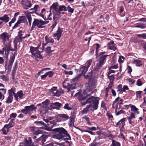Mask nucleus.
I'll return each mask as SVG.
<instances>
[{
    "instance_id": "1",
    "label": "nucleus",
    "mask_w": 146,
    "mask_h": 146,
    "mask_svg": "<svg viewBox=\"0 0 146 146\" xmlns=\"http://www.w3.org/2000/svg\"><path fill=\"white\" fill-rule=\"evenodd\" d=\"M82 97L79 96L78 97L79 100L80 101L81 104L82 105H84L87 103H92L93 105H92L93 108L94 110H96L98 107V105L99 102V98L97 97H95L92 96L89 98L87 100H86L87 98L88 97L86 96L84 97Z\"/></svg>"
},
{
    "instance_id": "2",
    "label": "nucleus",
    "mask_w": 146,
    "mask_h": 146,
    "mask_svg": "<svg viewBox=\"0 0 146 146\" xmlns=\"http://www.w3.org/2000/svg\"><path fill=\"white\" fill-rule=\"evenodd\" d=\"M53 131L56 132V134L54 135V137L57 139L60 140L62 139L64 137H66L64 139V140L67 141L68 140H70V137L69 135L67 133V131L62 127L56 128L53 129Z\"/></svg>"
},
{
    "instance_id": "3",
    "label": "nucleus",
    "mask_w": 146,
    "mask_h": 146,
    "mask_svg": "<svg viewBox=\"0 0 146 146\" xmlns=\"http://www.w3.org/2000/svg\"><path fill=\"white\" fill-rule=\"evenodd\" d=\"M9 35L7 32H4L0 35V38L2 41L5 46V47L3 48V49H7L8 51H10L11 49V42L9 40Z\"/></svg>"
},
{
    "instance_id": "4",
    "label": "nucleus",
    "mask_w": 146,
    "mask_h": 146,
    "mask_svg": "<svg viewBox=\"0 0 146 146\" xmlns=\"http://www.w3.org/2000/svg\"><path fill=\"white\" fill-rule=\"evenodd\" d=\"M30 50L32 57L35 60L38 61L42 58V56L40 54V52L37 48L30 46Z\"/></svg>"
},
{
    "instance_id": "5",
    "label": "nucleus",
    "mask_w": 146,
    "mask_h": 146,
    "mask_svg": "<svg viewBox=\"0 0 146 146\" xmlns=\"http://www.w3.org/2000/svg\"><path fill=\"white\" fill-rule=\"evenodd\" d=\"M49 104V100H46L44 102L42 103L41 104H38V105L41 106V107L39 109L40 113L41 114H43L48 113V108L47 107Z\"/></svg>"
},
{
    "instance_id": "6",
    "label": "nucleus",
    "mask_w": 146,
    "mask_h": 146,
    "mask_svg": "<svg viewBox=\"0 0 146 146\" xmlns=\"http://www.w3.org/2000/svg\"><path fill=\"white\" fill-rule=\"evenodd\" d=\"M48 21H44L41 19H35L33 23L35 25V26L37 28H43L44 27V25H46L48 23Z\"/></svg>"
},
{
    "instance_id": "7",
    "label": "nucleus",
    "mask_w": 146,
    "mask_h": 146,
    "mask_svg": "<svg viewBox=\"0 0 146 146\" xmlns=\"http://www.w3.org/2000/svg\"><path fill=\"white\" fill-rule=\"evenodd\" d=\"M53 119V117H48L47 119H44V121L47 123V125L49 126L48 128H47V130L48 131H50L51 129L53 128V126L55 124V122L53 121H51Z\"/></svg>"
},
{
    "instance_id": "8",
    "label": "nucleus",
    "mask_w": 146,
    "mask_h": 146,
    "mask_svg": "<svg viewBox=\"0 0 146 146\" xmlns=\"http://www.w3.org/2000/svg\"><path fill=\"white\" fill-rule=\"evenodd\" d=\"M36 107L34 106L33 105L25 107L24 109L21 110L22 112L25 114L29 113L31 111L35 110Z\"/></svg>"
},
{
    "instance_id": "9",
    "label": "nucleus",
    "mask_w": 146,
    "mask_h": 146,
    "mask_svg": "<svg viewBox=\"0 0 146 146\" xmlns=\"http://www.w3.org/2000/svg\"><path fill=\"white\" fill-rule=\"evenodd\" d=\"M21 5L25 9L27 10L31 7L33 5L31 1L28 0H23Z\"/></svg>"
},
{
    "instance_id": "10",
    "label": "nucleus",
    "mask_w": 146,
    "mask_h": 146,
    "mask_svg": "<svg viewBox=\"0 0 146 146\" xmlns=\"http://www.w3.org/2000/svg\"><path fill=\"white\" fill-rule=\"evenodd\" d=\"M96 59L97 60L99 61V64L97 65L98 66V68H100V54L98 53V49L100 47V45L98 44H96Z\"/></svg>"
},
{
    "instance_id": "11",
    "label": "nucleus",
    "mask_w": 146,
    "mask_h": 146,
    "mask_svg": "<svg viewBox=\"0 0 146 146\" xmlns=\"http://www.w3.org/2000/svg\"><path fill=\"white\" fill-rule=\"evenodd\" d=\"M63 86L64 88H67L68 91L70 90H73L75 89V86L70 84H69L68 82L64 81L63 82Z\"/></svg>"
},
{
    "instance_id": "12",
    "label": "nucleus",
    "mask_w": 146,
    "mask_h": 146,
    "mask_svg": "<svg viewBox=\"0 0 146 146\" xmlns=\"http://www.w3.org/2000/svg\"><path fill=\"white\" fill-rule=\"evenodd\" d=\"M46 136L45 135H42L35 141L36 143H38L40 145H43V143L46 141Z\"/></svg>"
},
{
    "instance_id": "13",
    "label": "nucleus",
    "mask_w": 146,
    "mask_h": 146,
    "mask_svg": "<svg viewBox=\"0 0 146 146\" xmlns=\"http://www.w3.org/2000/svg\"><path fill=\"white\" fill-rule=\"evenodd\" d=\"M9 95H14L15 99L16 100H18V96H17L16 94L15 93V89L14 88H12L11 89L9 90H8Z\"/></svg>"
},
{
    "instance_id": "14",
    "label": "nucleus",
    "mask_w": 146,
    "mask_h": 146,
    "mask_svg": "<svg viewBox=\"0 0 146 146\" xmlns=\"http://www.w3.org/2000/svg\"><path fill=\"white\" fill-rule=\"evenodd\" d=\"M62 32V31L60 29V28L59 27L56 33L54 35V36L56 37L58 40H59Z\"/></svg>"
},
{
    "instance_id": "15",
    "label": "nucleus",
    "mask_w": 146,
    "mask_h": 146,
    "mask_svg": "<svg viewBox=\"0 0 146 146\" xmlns=\"http://www.w3.org/2000/svg\"><path fill=\"white\" fill-rule=\"evenodd\" d=\"M45 40L46 42L45 45L50 43V45H52L54 42L53 39L51 37L46 36L45 38Z\"/></svg>"
},
{
    "instance_id": "16",
    "label": "nucleus",
    "mask_w": 146,
    "mask_h": 146,
    "mask_svg": "<svg viewBox=\"0 0 146 146\" xmlns=\"http://www.w3.org/2000/svg\"><path fill=\"white\" fill-rule=\"evenodd\" d=\"M92 75V73L91 71L88 73L86 75H85L84 74V76L85 78L89 79V84H92L91 82H92L93 80Z\"/></svg>"
},
{
    "instance_id": "17",
    "label": "nucleus",
    "mask_w": 146,
    "mask_h": 146,
    "mask_svg": "<svg viewBox=\"0 0 146 146\" xmlns=\"http://www.w3.org/2000/svg\"><path fill=\"white\" fill-rule=\"evenodd\" d=\"M114 45V42L113 40H111L108 44V47L110 49H113L114 51H115V50H116L117 48Z\"/></svg>"
},
{
    "instance_id": "18",
    "label": "nucleus",
    "mask_w": 146,
    "mask_h": 146,
    "mask_svg": "<svg viewBox=\"0 0 146 146\" xmlns=\"http://www.w3.org/2000/svg\"><path fill=\"white\" fill-rule=\"evenodd\" d=\"M89 110H94L92 107V106L91 104H90L87 106L82 111V114H86L87 113L88 111Z\"/></svg>"
},
{
    "instance_id": "19",
    "label": "nucleus",
    "mask_w": 146,
    "mask_h": 146,
    "mask_svg": "<svg viewBox=\"0 0 146 146\" xmlns=\"http://www.w3.org/2000/svg\"><path fill=\"white\" fill-rule=\"evenodd\" d=\"M57 88L56 87H53L51 89L50 91L53 94V95L59 97L60 96V94L59 92H57L58 91L57 90Z\"/></svg>"
},
{
    "instance_id": "20",
    "label": "nucleus",
    "mask_w": 146,
    "mask_h": 146,
    "mask_svg": "<svg viewBox=\"0 0 146 146\" xmlns=\"http://www.w3.org/2000/svg\"><path fill=\"white\" fill-rule=\"evenodd\" d=\"M9 19V17L7 15H5L3 16L0 17V20L2 21L5 23L8 22Z\"/></svg>"
},
{
    "instance_id": "21",
    "label": "nucleus",
    "mask_w": 146,
    "mask_h": 146,
    "mask_svg": "<svg viewBox=\"0 0 146 146\" xmlns=\"http://www.w3.org/2000/svg\"><path fill=\"white\" fill-rule=\"evenodd\" d=\"M125 119V118L121 119L116 124L117 126L119 125L121 127H123L124 126Z\"/></svg>"
},
{
    "instance_id": "22",
    "label": "nucleus",
    "mask_w": 146,
    "mask_h": 146,
    "mask_svg": "<svg viewBox=\"0 0 146 146\" xmlns=\"http://www.w3.org/2000/svg\"><path fill=\"white\" fill-rule=\"evenodd\" d=\"M35 123L36 124V125L38 126L39 127V128L42 129L43 128V127H40L41 126L43 125L44 126H46L47 125L45 124V123L42 121H36Z\"/></svg>"
},
{
    "instance_id": "23",
    "label": "nucleus",
    "mask_w": 146,
    "mask_h": 146,
    "mask_svg": "<svg viewBox=\"0 0 146 146\" xmlns=\"http://www.w3.org/2000/svg\"><path fill=\"white\" fill-rule=\"evenodd\" d=\"M20 23H27V22L26 19L23 16H20L18 20Z\"/></svg>"
},
{
    "instance_id": "24",
    "label": "nucleus",
    "mask_w": 146,
    "mask_h": 146,
    "mask_svg": "<svg viewBox=\"0 0 146 146\" xmlns=\"http://www.w3.org/2000/svg\"><path fill=\"white\" fill-rule=\"evenodd\" d=\"M25 15L27 19L29 25L30 26L31 25L32 17L31 15L29 13H26Z\"/></svg>"
},
{
    "instance_id": "25",
    "label": "nucleus",
    "mask_w": 146,
    "mask_h": 146,
    "mask_svg": "<svg viewBox=\"0 0 146 146\" xmlns=\"http://www.w3.org/2000/svg\"><path fill=\"white\" fill-rule=\"evenodd\" d=\"M88 68L86 67V66H82L80 68V71L82 74H84L88 70Z\"/></svg>"
},
{
    "instance_id": "26",
    "label": "nucleus",
    "mask_w": 146,
    "mask_h": 146,
    "mask_svg": "<svg viewBox=\"0 0 146 146\" xmlns=\"http://www.w3.org/2000/svg\"><path fill=\"white\" fill-rule=\"evenodd\" d=\"M9 128L7 125H5L4 127L2 129V131L3 133L4 134H6L9 131Z\"/></svg>"
},
{
    "instance_id": "27",
    "label": "nucleus",
    "mask_w": 146,
    "mask_h": 146,
    "mask_svg": "<svg viewBox=\"0 0 146 146\" xmlns=\"http://www.w3.org/2000/svg\"><path fill=\"white\" fill-rule=\"evenodd\" d=\"M25 146H33L32 144V141L30 138L28 140H25Z\"/></svg>"
},
{
    "instance_id": "28",
    "label": "nucleus",
    "mask_w": 146,
    "mask_h": 146,
    "mask_svg": "<svg viewBox=\"0 0 146 146\" xmlns=\"http://www.w3.org/2000/svg\"><path fill=\"white\" fill-rule=\"evenodd\" d=\"M129 105L131 106V111L135 112L137 114H138L139 113V112L137 111L138 109L135 106L131 105V104Z\"/></svg>"
},
{
    "instance_id": "29",
    "label": "nucleus",
    "mask_w": 146,
    "mask_h": 146,
    "mask_svg": "<svg viewBox=\"0 0 146 146\" xmlns=\"http://www.w3.org/2000/svg\"><path fill=\"white\" fill-rule=\"evenodd\" d=\"M108 55H106L101 56V65L104 64L105 62L106 58Z\"/></svg>"
},
{
    "instance_id": "30",
    "label": "nucleus",
    "mask_w": 146,
    "mask_h": 146,
    "mask_svg": "<svg viewBox=\"0 0 146 146\" xmlns=\"http://www.w3.org/2000/svg\"><path fill=\"white\" fill-rule=\"evenodd\" d=\"M13 99V95H9V96L7 98L6 101L7 103H11L12 102Z\"/></svg>"
},
{
    "instance_id": "31",
    "label": "nucleus",
    "mask_w": 146,
    "mask_h": 146,
    "mask_svg": "<svg viewBox=\"0 0 146 146\" xmlns=\"http://www.w3.org/2000/svg\"><path fill=\"white\" fill-rule=\"evenodd\" d=\"M22 38L20 36H17L15 39L14 42L15 45H17L18 42H19L21 41Z\"/></svg>"
},
{
    "instance_id": "32",
    "label": "nucleus",
    "mask_w": 146,
    "mask_h": 146,
    "mask_svg": "<svg viewBox=\"0 0 146 146\" xmlns=\"http://www.w3.org/2000/svg\"><path fill=\"white\" fill-rule=\"evenodd\" d=\"M134 62L136 64V66H140L142 65L141 61L137 60H135Z\"/></svg>"
},
{
    "instance_id": "33",
    "label": "nucleus",
    "mask_w": 146,
    "mask_h": 146,
    "mask_svg": "<svg viewBox=\"0 0 146 146\" xmlns=\"http://www.w3.org/2000/svg\"><path fill=\"white\" fill-rule=\"evenodd\" d=\"M17 95V96H18V97H19L21 99L22 98L24 94L23 93V92L21 90L20 91L18 92L17 94H16Z\"/></svg>"
},
{
    "instance_id": "34",
    "label": "nucleus",
    "mask_w": 146,
    "mask_h": 146,
    "mask_svg": "<svg viewBox=\"0 0 146 146\" xmlns=\"http://www.w3.org/2000/svg\"><path fill=\"white\" fill-rule=\"evenodd\" d=\"M58 116L63 118L65 120H66L68 119L69 118L66 115L64 114H59L58 115Z\"/></svg>"
},
{
    "instance_id": "35",
    "label": "nucleus",
    "mask_w": 146,
    "mask_h": 146,
    "mask_svg": "<svg viewBox=\"0 0 146 146\" xmlns=\"http://www.w3.org/2000/svg\"><path fill=\"white\" fill-rule=\"evenodd\" d=\"M55 109L59 110L60 109L61 104L58 102H55L54 103Z\"/></svg>"
},
{
    "instance_id": "36",
    "label": "nucleus",
    "mask_w": 146,
    "mask_h": 146,
    "mask_svg": "<svg viewBox=\"0 0 146 146\" xmlns=\"http://www.w3.org/2000/svg\"><path fill=\"white\" fill-rule=\"evenodd\" d=\"M146 25L144 23H139L135 26L136 27L143 29L145 27Z\"/></svg>"
},
{
    "instance_id": "37",
    "label": "nucleus",
    "mask_w": 146,
    "mask_h": 146,
    "mask_svg": "<svg viewBox=\"0 0 146 146\" xmlns=\"http://www.w3.org/2000/svg\"><path fill=\"white\" fill-rule=\"evenodd\" d=\"M122 85L121 84H119L118 86L116 89H117V92H123L122 91Z\"/></svg>"
},
{
    "instance_id": "38",
    "label": "nucleus",
    "mask_w": 146,
    "mask_h": 146,
    "mask_svg": "<svg viewBox=\"0 0 146 146\" xmlns=\"http://www.w3.org/2000/svg\"><path fill=\"white\" fill-rule=\"evenodd\" d=\"M111 145L112 146H120V144L119 142H116L113 140Z\"/></svg>"
},
{
    "instance_id": "39",
    "label": "nucleus",
    "mask_w": 146,
    "mask_h": 146,
    "mask_svg": "<svg viewBox=\"0 0 146 146\" xmlns=\"http://www.w3.org/2000/svg\"><path fill=\"white\" fill-rule=\"evenodd\" d=\"M92 60L91 59H90L87 61L86 63V67L88 68L92 64Z\"/></svg>"
},
{
    "instance_id": "40",
    "label": "nucleus",
    "mask_w": 146,
    "mask_h": 146,
    "mask_svg": "<svg viewBox=\"0 0 146 146\" xmlns=\"http://www.w3.org/2000/svg\"><path fill=\"white\" fill-rule=\"evenodd\" d=\"M47 107L48 108V110H52V109H55L54 103H52L50 105H49V103Z\"/></svg>"
},
{
    "instance_id": "41",
    "label": "nucleus",
    "mask_w": 146,
    "mask_h": 146,
    "mask_svg": "<svg viewBox=\"0 0 146 146\" xmlns=\"http://www.w3.org/2000/svg\"><path fill=\"white\" fill-rule=\"evenodd\" d=\"M137 36L141 38H146V34L145 33L138 34L137 35Z\"/></svg>"
},
{
    "instance_id": "42",
    "label": "nucleus",
    "mask_w": 146,
    "mask_h": 146,
    "mask_svg": "<svg viewBox=\"0 0 146 146\" xmlns=\"http://www.w3.org/2000/svg\"><path fill=\"white\" fill-rule=\"evenodd\" d=\"M5 125H7V126L9 127V128L13 127L14 125V124L13 120H12L10 121V122L8 124Z\"/></svg>"
},
{
    "instance_id": "43",
    "label": "nucleus",
    "mask_w": 146,
    "mask_h": 146,
    "mask_svg": "<svg viewBox=\"0 0 146 146\" xmlns=\"http://www.w3.org/2000/svg\"><path fill=\"white\" fill-rule=\"evenodd\" d=\"M58 6V3L56 2L54 3L52 5L51 7L53 8L55 10H56Z\"/></svg>"
},
{
    "instance_id": "44",
    "label": "nucleus",
    "mask_w": 146,
    "mask_h": 146,
    "mask_svg": "<svg viewBox=\"0 0 146 146\" xmlns=\"http://www.w3.org/2000/svg\"><path fill=\"white\" fill-rule=\"evenodd\" d=\"M74 119L71 118L70 119V122L69 123V125L70 127H72L74 126Z\"/></svg>"
},
{
    "instance_id": "45",
    "label": "nucleus",
    "mask_w": 146,
    "mask_h": 146,
    "mask_svg": "<svg viewBox=\"0 0 146 146\" xmlns=\"http://www.w3.org/2000/svg\"><path fill=\"white\" fill-rule=\"evenodd\" d=\"M142 92L140 91H139L136 92V94L137 97L139 98H141V93Z\"/></svg>"
},
{
    "instance_id": "46",
    "label": "nucleus",
    "mask_w": 146,
    "mask_h": 146,
    "mask_svg": "<svg viewBox=\"0 0 146 146\" xmlns=\"http://www.w3.org/2000/svg\"><path fill=\"white\" fill-rule=\"evenodd\" d=\"M1 78L3 81H7L9 79L8 77L7 76L4 75L1 76Z\"/></svg>"
},
{
    "instance_id": "47",
    "label": "nucleus",
    "mask_w": 146,
    "mask_h": 146,
    "mask_svg": "<svg viewBox=\"0 0 146 146\" xmlns=\"http://www.w3.org/2000/svg\"><path fill=\"white\" fill-rule=\"evenodd\" d=\"M59 10V11H66L67 10L66 9V7L64 5H62L60 7Z\"/></svg>"
},
{
    "instance_id": "48",
    "label": "nucleus",
    "mask_w": 146,
    "mask_h": 146,
    "mask_svg": "<svg viewBox=\"0 0 146 146\" xmlns=\"http://www.w3.org/2000/svg\"><path fill=\"white\" fill-rule=\"evenodd\" d=\"M101 107L103 108L106 111H107V108L106 103L104 102H102L101 104Z\"/></svg>"
},
{
    "instance_id": "49",
    "label": "nucleus",
    "mask_w": 146,
    "mask_h": 146,
    "mask_svg": "<svg viewBox=\"0 0 146 146\" xmlns=\"http://www.w3.org/2000/svg\"><path fill=\"white\" fill-rule=\"evenodd\" d=\"M128 81L129 82L130 84H133L135 82V80L131 78H129L127 79Z\"/></svg>"
},
{
    "instance_id": "50",
    "label": "nucleus",
    "mask_w": 146,
    "mask_h": 146,
    "mask_svg": "<svg viewBox=\"0 0 146 146\" xmlns=\"http://www.w3.org/2000/svg\"><path fill=\"white\" fill-rule=\"evenodd\" d=\"M42 133V131L41 130L39 129H37L35 131L34 133L35 135H37L38 134Z\"/></svg>"
},
{
    "instance_id": "51",
    "label": "nucleus",
    "mask_w": 146,
    "mask_h": 146,
    "mask_svg": "<svg viewBox=\"0 0 146 146\" xmlns=\"http://www.w3.org/2000/svg\"><path fill=\"white\" fill-rule=\"evenodd\" d=\"M39 7V6L38 5H35L34 7L33 8H32L30 9L31 11H36L37 10V9Z\"/></svg>"
},
{
    "instance_id": "52",
    "label": "nucleus",
    "mask_w": 146,
    "mask_h": 146,
    "mask_svg": "<svg viewBox=\"0 0 146 146\" xmlns=\"http://www.w3.org/2000/svg\"><path fill=\"white\" fill-rule=\"evenodd\" d=\"M63 72L65 74L68 75H72L73 73V72L72 71H67L66 70H64Z\"/></svg>"
},
{
    "instance_id": "53",
    "label": "nucleus",
    "mask_w": 146,
    "mask_h": 146,
    "mask_svg": "<svg viewBox=\"0 0 146 146\" xmlns=\"http://www.w3.org/2000/svg\"><path fill=\"white\" fill-rule=\"evenodd\" d=\"M124 59H125V58L123 56H120L119 57V60H118L119 62V63H123V61L122 60V59L123 60Z\"/></svg>"
},
{
    "instance_id": "54",
    "label": "nucleus",
    "mask_w": 146,
    "mask_h": 146,
    "mask_svg": "<svg viewBox=\"0 0 146 146\" xmlns=\"http://www.w3.org/2000/svg\"><path fill=\"white\" fill-rule=\"evenodd\" d=\"M111 69H116L118 68V64H116L114 65H112L109 67Z\"/></svg>"
},
{
    "instance_id": "55",
    "label": "nucleus",
    "mask_w": 146,
    "mask_h": 146,
    "mask_svg": "<svg viewBox=\"0 0 146 146\" xmlns=\"http://www.w3.org/2000/svg\"><path fill=\"white\" fill-rule=\"evenodd\" d=\"M81 75L80 74H79L77 77H76L75 78H74L73 79V81L74 82H77L78 81V80H79L80 78V76H81Z\"/></svg>"
},
{
    "instance_id": "56",
    "label": "nucleus",
    "mask_w": 146,
    "mask_h": 146,
    "mask_svg": "<svg viewBox=\"0 0 146 146\" xmlns=\"http://www.w3.org/2000/svg\"><path fill=\"white\" fill-rule=\"evenodd\" d=\"M64 108L65 109L68 110H70L71 109V108L69 107V105L68 104H65Z\"/></svg>"
},
{
    "instance_id": "57",
    "label": "nucleus",
    "mask_w": 146,
    "mask_h": 146,
    "mask_svg": "<svg viewBox=\"0 0 146 146\" xmlns=\"http://www.w3.org/2000/svg\"><path fill=\"white\" fill-rule=\"evenodd\" d=\"M108 77L110 80V82H112L114 78V75H111L110 76V75H109L108 74Z\"/></svg>"
},
{
    "instance_id": "58",
    "label": "nucleus",
    "mask_w": 146,
    "mask_h": 146,
    "mask_svg": "<svg viewBox=\"0 0 146 146\" xmlns=\"http://www.w3.org/2000/svg\"><path fill=\"white\" fill-rule=\"evenodd\" d=\"M47 74V76H48L49 77H50L52 76L53 73L52 71H49L46 72Z\"/></svg>"
},
{
    "instance_id": "59",
    "label": "nucleus",
    "mask_w": 146,
    "mask_h": 146,
    "mask_svg": "<svg viewBox=\"0 0 146 146\" xmlns=\"http://www.w3.org/2000/svg\"><path fill=\"white\" fill-rule=\"evenodd\" d=\"M67 8L68 9V12H71V13H73V12L74 11V9L72 8H71L70 6H68Z\"/></svg>"
},
{
    "instance_id": "60",
    "label": "nucleus",
    "mask_w": 146,
    "mask_h": 146,
    "mask_svg": "<svg viewBox=\"0 0 146 146\" xmlns=\"http://www.w3.org/2000/svg\"><path fill=\"white\" fill-rule=\"evenodd\" d=\"M142 84V82L140 79L137 80V85L139 86H141Z\"/></svg>"
},
{
    "instance_id": "61",
    "label": "nucleus",
    "mask_w": 146,
    "mask_h": 146,
    "mask_svg": "<svg viewBox=\"0 0 146 146\" xmlns=\"http://www.w3.org/2000/svg\"><path fill=\"white\" fill-rule=\"evenodd\" d=\"M122 92H125L126 90H128L129 89L128 86H124L122 88Z\"/></svg>"
},
{
    "instance_id": "62",
    "label": "nucleus",
    "mask_w": 146,
    "mask_h": 146,
    "mask_svg": "<svg viewBox=\"0 0 146 146\" xmlns=\"http://www.w3.org/2000/svg\"><path fill=\"white\" fill-rule=\"evenodd\" d=\"M109 71L108 72V74L109 75H110L111 73H114L115 72V71L112 69H111L110 68H109Z\"/></svg>"
},
{
    "instance_id": "63",
    "label": "nucleus",
    "mask_w": 146,
    "mask_h": 146,
    "mask_svg": "<svg viewBox=\"0 0 146 146\" xmlns=\"http://www.w3.org/2000/svg\"><path fill=\"white\" fill-rule=\"evenodd\" d=\"M97 127H88L87 128L88 129L90 130L95 131L97 130Z\"/></svg>"
},
{
    "instance_id": "64",
    "label": "nucleus",
    "mask_w": 146,
    "mask_h": 146,
    "mask_svg": "<svg viewBox=\"0 0 146 146\" xmlns=\"http://www.w3.org/2000/svg\"><path fill=\"white\" fill-rule=\"evenodd\" d=\"M127 70L128 73H131L132 71V68L131 67L129 66H128L127 68Z\"/></svg>"
}]
</instances>
